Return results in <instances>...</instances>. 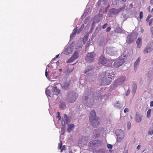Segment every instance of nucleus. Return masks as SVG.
Returning a JSON list of instances; mask_svg holds the SVG:
<instances>
[{
  "instance_id": "680f3d73",
  "label": "nucleus",
  "mask_w": 153,
  "mask_h": 153,
  "mask_svg": "<svg viewBox=\"0 0 153 153\" xmlns=\"http://www.w3.org/2000/svg\"><path fill=\"white\" fill-rule=\"evenodd\" d=\"M47 67H50V66H49V65H48L47 66Z\"/></svg>"
},
{
  "instance_id": "393cba45",
  "label": "nucleus",
  "mask_w": 153,
  "mask_h": 153,
  "mask_svg": "<svg viewBox=\"0 0 153 153\" xmlns=\"http://www.w3.org/2000/svg\"><path fill=\"white\" fill-rule=\"evenodd\" d=\"M100 94H94L93 96V97L92 98L93 100H94V101H95L98 100L100 98Z\"/></svg>"
},
{
  "instance_id": "f8f14e48",
  "label": "nucleus",
  "mask_w": 153,
  "mask_h": 153,
  "mask_svg": "<svg viewBox=\"0 0 153 153\" xmlns=\"http://www.w3.org/2000/svg\"><path fill=\"white\" fill-rule=\"evenodd\" d=\"M61 85L63 89L67 90L69 88V81L65 78H63L61 81Z\"/></svg>"
},
{
  "instance_id": "bf43d9fd",
  "label": "nucleus",
  "mask_w": 153,
  "mask_h": 153,
  "mask_svg": "<svg viewBox=\"0 0 153 153\" xmlns=\"http://www.w3.org/2000/svg\"><path fill=\"white\" fill-rule=\"evenodd\" d=\"M123 2H125L127 0H122Z\"/></svg>"
},
{
  "instance_id": "7ed1b4c3",
  "label": "nucleus",
  "mask_w": 153,
  "mask_h": 153,
  "mask_svg": "<svg viewBox=\"0 0 153 153\" xmlns=\"http://www.w3.org/2000/svg\"><path fill=\"white\" fill-rule=\"evenodd\" d=\"M89 120L91 124L94 127H96L98 125V119L96 116V113L94 110H92L90 113Z\"/></svg>"
},
{
  "instance_id": "f3484780",
  "label": "nucleus",
  "mask_w": 153,
  "mask_h": 153,
  "mask_svg": "<svg viewBox=\"0 0 153 153\" xmlns=\"http://www.w3.org/2000/svg\"><path fill=\"white\" fill-rule=\"evenodd\" d=\"M92 39H83V44H86V47H88V45L92 42Z\"/></svg>"
},
{
  "instance_id": "de8ad7c7",
  "label": "nucleus",
  "mask_w": 153,
  "mask_h": 153,
  "mask_svg": "<svg viewBox=\"0 0 153 153\" xmlns=\"http://www.w3.org/2000/svg\"><path fill=\"white\" fill-rule=\"evenodd\" d=\"M107 25V23L105 24L102 26V28L103 29L105 28L106 27Z\"/></svg>"
},
{
  "instance_id": "603ef678",
  "label": "nucleus",
  "mask_w": 153,
  "mask_h": 153,
  "mask_svg": "<svg viewBox=\"0 0 153 153\" xmlns=\"http://www.w3.org/2000/svg\"><path fill=\"white\" fill-rule=\"evenodd\" d=\"M48 71H47V69H46L45 72V75L47 77H48Z\"/></svg>"
},
{
  "instance_id": "69168bd1",
  "label": "nucleus",
  "mask_w": 153,
  "mask_h": 153,
  "mask_svg": "<svg viewBox=\"0 0 153 153\" xmlns=\"http://www.w3.org/2000/svg\"><path fill=\"white\" fill-rule=\"evenodd\" d=\"M128 153V152H126L125 153Z\"/></svg>"
},
{
  "instance_id": "864d4df0",
  "label": "nucleus",
  "mask_w": 153,
  "mask_h": 153,
  "mask_svg": "<svg viewBox=\"0 0 153 153\" xmlns=\"http://www.w3.org/2000/svg\"><path fill=\"white\" fill-rule=\"evenodd\" d=\"M150 107L153 106V101H152L150 103Z\"/></svg>"
},
{
  "instance_id": "2eb2a0df",
  "label": "nucleus",
  "mask_w": 153,
  "mask_h": 153,
  "mask_svg": "<svg viewBox=\"0 0 153 153\" xmlns=\"http://www.w3.org/2000/svg\"><path fill=\"white\" fill-rule=\"evenodd\" d=\"M122 9V8H120L118 9L112 8L109 11V12L110 13L109 16H110L111 15H115L118 14L121 11Z\"/></svg>"
},
{
  "instance_id": "ddd939ff",
  "label": "nucleus",
  "mask_w": 153,
  "mask_h": 153,
  "mask_svg": "<svg viewBox=\"0 0 153 153\" xmlns=\"http://www.w3.org/2000/svg\"><path fill=\"white\" fill-rule=\"evenodd\" d=\"M95 54L93 52L88 53L85 57V60L88 62H92L94 60Z\"/></svg>"
},
{
  "instance_id": "4be33fe9",
  "label": "nucleus",
  "mask_w": 153,
  "mask_h": 153,
  "mask_svg": "<svg viewBox=\"0 0 153 153\" xmlns=\"http://www.w3.org/2000/svg\"><path fill=\"white\" fill-rule=\"evenodd\" d=\"M140 57H139L138 58V59L136 60L134 64V67L135 68H137V67L138 66L140 62Z\"/></svg>"
},
{
  "instance_id": "aec40b11",
  "label": "nucleus",
  "mask_w": 153,
  "mask_h": 153,
  "mask_svg": "<svg viewBox=\"0 0 153 153\" xmlns=\"http://www.w3.org/2000/svg\"><path fill=\"white\" fill-rule=\"evenodd\" d=\"M135 120L137 122L139 123L141 120V116L138 113H136L135 116Z\"/></svg>"
},
{
  "instance_id": "c9c22d12",
  "label": "nucleus",
  "mask_w": 153,
  "mask_h": 153,
  "mask_svg": "<svg viewBox=\"0 0 153 153\" xmlns=\"http://www.w3.org/2000/svg\"><path fill=\"white\" fill-rule=\"evenodd\" d=\"M131 125L130 122H128L127 123V127L128 129H130L131 128Z\"/></svg>"
},
{
  "instance_id": "a19ab883",
  "label": "nucleus",
  "mask_w": 153,
  "mask_h": 153,
  "mask_svg": "<svg viewBox=\"0 0 153 153\" xmlns=\"http://www.w3.org/2000/svg\"><path fill=\"white\" fill-rule=\"evenodd\" d=\"M131 91V90L129 89H128L126 91V96H128L130 94Z\"/></svg>"
},
{
  "instance_id": "58836bf2",
  "label": "nucleus",
  "mask_w": 153,
  "mask_h": 153,
  "mask_svg": "<svg viewBox=\"0 0 153 153\" xmlns=\"http://www.w3.org/2000/svg\"><path fill=\"white\" fill-rule=\"evenodd\" d=\"M152 23H153V19H152L149 20V25L150 26H151Z\"/></svg>"
},
{
  "instance_id": "774afa93",
  "label": "nucleus",
  "mask_w": 153,
  "mask_h": 153,
  "mask_svg": "<svg viewBox=\"0 0 153 153\" xmlns=\"http://www.w3.org/2000/svg\"><path fill=\"white\" fill-rule=\"evenodd\" d=\"M114 75V74H113V75Z\"/></svg>"
},
{
  "instance_id": "c03bdc74",
  "label": "nucleus",
  "mask_w": 153,
  "mask_h": 153,
  "mask_svg": "<svg viewBox=\"0 0 153 153\" xmlns=\"http://www.w3.org/2000/svg\"><path fill=\"white\" fill-rule=\"evenodd\" d=\"M65 145H63L62 148V149L61 150V152H62L63 150L65 149Z\"/></svg>"
},
{
  "instance_id": "79ce46f5",
  "label": "nucleus",
  "mask_w": 153,
  "mask_h": 153,
  "mask_svg": "<svg viewBox=\"0 0 153 153\" xmlns=\"http://www.w3.org/2000/svg\"><path fill=\"white\" fill-rule=\"evenodd\" d=\"M107 147L109 149H111L112 148V145L111 144H108L107 145Z\"/></svg>"
},
{
  "instance_id": "5701e85b",
  "label": "nucleus",
  "mask_w": 153,
  "mask_h": 153,
  "mask_svg": "<svg viewBox=\"0 0 153 153\" xmlns=\"http://www.w3.org/2000/svg\"><path fill=\"white\" fill-rule=\"evenodd\" d=\"M94 68V67L91 66H89L86 68L85 70L83 71V73H85L87 72H88L90 71L93 69Z\"/></svg>"
},
{
  "instance_id": "a878e982",
  "label": "nucleus",
  "mask_w": 153,
  "mask_h": 153,
  "mask_svg": "<svg viewBox=\"0 0 153 153\" xmlns=\"http://www.w3.org/2000/svg\"><path fill=\"white\" fill-rule=\"evenodd\" d=\"M64 117L66 123L67 124L70 122L71 119L70 118L68 117L67 114H64Z\"/></svg>"
},
{
  "instance_id": "13d9d810",
  "label": "nucleus",
  "mask_w": 153,
  "mask_h": 153,
  "mask_svg": "<svg viewBox=\"0 0 153 153\" xmlns=\"http://www.w3.org/2000/svg\"><path fill=\"white\" fill-rule=\"evenodd\" d=\"M150 30L152 34H153V27H151Z\"/></svg>"
},
{
  "instance_id": "4468645a",
  "label": "nucleus",
  "mask_w": 153,
  "mask_h": 153,
  "mask_svg": "<svg viewBox=\"0 0 153 153\" xmlns=\"http://www.w3.org/2000/svg\"><path fill=\"white\" fill-rule=\"evenodd\" d=\"M109 61L107 60L103 56H101L99 59L98 63L100 64L104 65L108 62Z\"/></svg>"
},
{
  "instance_id": "a18cd8bd",
  "label": "nucleus",
  "mask_w": 153,
  "mask_h": 153,
  "mask_svg": "<svg viewBox=\"0 0 153 153\" xmlns=\"http://www.w3.org/2000/svg\"><path fill=\"white\" fill-rule=\"evenodd\" d=\"M151 16H152L151 15L149 14L146 18V20L147 21L151 17Z\"/></svg>"
},
{
  "instance_id": "7c9ffc66",
  "label": "nucleus",
  "mask_w": 153,
  "mask_h": 153,
  "mask_svg": "<svg viewBox=\"0 0 153 153\" xmlns=\"http://www.w3.org/2000/svg\"><path fill=\"white\" fill-rule=\"evenodd\" d=\"M109 73V74H108V75H106V77H108V78L110 79L111 80V79H113L114 76L112 75L111 74H110V73L108 72Z\"/></svg>"
},
{
  "instance_id": "8fccbe9b",
  "label": "nucleus",
  "mask_w": 153,
  "mask_h": 153,
  "mask_svg": "<svg viewBox=\"0 0 153 153\" xmlns=\"http://www.w3.org/2000/svg\"><path fill=\"white\" fill-rule=\"evenodd\" d=\"M148 134H149L150 135H151L152 134H153V130H152V131H149L148 132Z\"/></svg>"
},
{
  "instance_id": "052dcab7",
  "label": "nucleus",
  "mask_w": 153,
  "mask_h": 153,
  "mask_svg": "<svg viewBox=\"0 0 153 153\" xmlns=\"http://www.w3.org/2000/svg\"><path fill=\"white\" fill-rule=\"evenodd\" d=\"M59 71H62V69H59Z\"/></svg>"
},
{
  "instance_id": "4d7b16f0",
  "label": "nucleus",
  "mask_w": 153,
  "mask_h": 153,
  "mask_svg": "<svg viewBox=\"0 0 153 153\" xmlns=\"http://www.w3.org/2000/svg\"><path fill=\"white\" fill-rule=\"evenodd\" d=\"M149 12L152 13V14H153V8L152 9V10L151 11H150V6L149 7Z\"/></svg>"
},
{
  "instance_id": "e2e57ef3",
  "label": "nucleus",
  "mask_w": 153,
  "mask_h": 153,
  "mask_svg": "<svg viewBox=\"0 0 153 153\" xmlns=\"http://www.w3.org/2000/svg\"><path fill=\"white\" fill-rule=\"evenodd\" d=\"M152 128H153V123H152Z\"/></svg>"
},
{
  "instance_id": "49530a36",
  "label": "nucleus",
  "mask_w": 153,
  "mask_h": 153,
  "mask_svg": "<svg viewBox=\"0 0 153 153\" xmlns=\"http://www.w3.org/2000/svg\"><path fill=\"white\" fill-rule=\"evenodd\" d=\"M129 111L128 109V108H126L124 109V113L128 112Z\"/></svg>"
},
{
  "instance_id": "6e6d98bb",
  "label": "nucleus",
  "mask_w": 153,
  "mask_h": 153,
  "mask_svg": "<svg viewBox=\"0 0 153 153\" xmlns=\"http://www.w3.org/2000/svg\"><path fill=\"white\" fill-rule=\"evenodd\" d=\"M140 147L141 146L140 145H138L137 147V149L139 150L140 149Z\"/></svg>"
},
{
  "instance_id": "39448f33",
  "label": "nucleus",
  "mask_w": 153,
  "mask_h": 153,
  "mask_svg": "<svg viewBox=\"0 0 153 153\" xmlns=\"http://www.w3.org/2000/svg\"><path fill=\"white\" fill-rule=\"evenodd\" d=\"M51 85L52 87L53 86V87L52 89L53 94L52 93H50V89H49V87H48L46 88V94L48 96L51 97L53 96V95L57 98V95L59 94L60 92V90L57 89L56 86H55L54 84H52Z\"/></svg>"
},
{
  "instance_id": "ea45409f",
  "label": "nucleus",
  "mask_w": 153,
  "mask_h": 153,
  "mask_svg": "<svg viewBox=\"0 0 153 153\" xmlns=\"http://www.w3.org/2000/svg\"><path fill=\"white\" fill-rule=\"evenodd\" d=\"M66 70H67V73H70L73 71V69H71V70L69 69L68 68H67Z\"/></svg>"
},
{
  "instance_id": "bb28decb",
  "label": "nucleus",
  "mask_w": 153,
  "mask_h": 153,
  "mask_svg": "<svg viewBox=\"0 0 153 153\" xmlns=\"http://www.w3.org/2000/svg\"><path fill=\"white\" fill-rule=\"evenodd\" d=\"M59 107L62 109H64L65 108L66 105L65 103L60 102H59Z\"/></svg>"
},
{
  "instance_id": "f257e3e1",
  "label": "nucleus",
  "mask_w": 153,
  "mask_h": 153,
  "mask_svg": "<svg viewBox=\"0 0 153 153\" xmlns=\"http://www.w3.org/2000/svg\"><path fill=\"white\" fill-rule=\"evenodd\" d=\"M109 74L108 71H106L100 73L99 76V78L102 85H105L110 84L111 82V80L108 79L106 75Z\"/></svg>"
},
{
  "instance_id": "473e14b6",
  "label": "nucleus",
  "mask_w": 153,
  "mask_h": 153,
  "mask_svg": "<svg viewBox=\"0 0 153 153\" xmlns=\"http://www.w3.org/2000/svg\"><path fill=\"white\" fill-rule=\"evenodd\" d=\"M84 27V25L83 24L80 27L79 29V30L78 31V34H79L81 31L82 30V29H83Z\"/></svg>"
},
{
  "instance_id": "72a5a7b5",
  "label": "nucleus",
  "mask_w": 153,
  "mask_h": 153,
  "mask_svg": "<svg viewBox=\"0 0 153 153\" xmlns=\"http://www.w3.org/2000/svg\"><path fill=\"white\" fill-rule=\"evenodd\" d=\"M136 87L135 86H134V88L132 91V93L134 94L136 91Z\"/></svg>"
},
{
  "instance_id": "1a4fd4ad",
  "label": "nucleus",
  "mask_w": 153,
  "mask_h": 153,
  "mask_svg": "<svg viewBox=\"0 0 153 153\" xmlns=\"http://www.w3.org/2000/svg\"><path fill=\"white\" fill-rule=\"evenodd\" d=\"M126 80V78L125 76H121L119 77L114 82V86H117L119 85H121L124 83Z\"/></svg>"
},
{
  "instance_id": "37998d69",
  "label": "nucleus",
  "mask_w": 153,
  "mask_h": 153,
  "mask_svg": "<svg viewBox=\"0 0 153 153\" xmlns=\"http://www.w3.org/2000/svg\"><path fill=\"white\" fill-rule=\"evenodd\" d=\"M111 27H108L106 29V32H109L111 30Z\"/></svg>"
},
{
  "instance_id": "09e8293b",
  "label": "nucleus",
  "mask_w": 153,
  "mask_h": 153,
  "mask_svg": "<svg viewBox=\"0 0 153 153\" xmlns=\"http://www.w3.org/2000/svg\"><path fill=\"white\" fill-rule=\"evenodd\" d=\"M58 116H57V117L58 119V120H59L61 119V117L60 116V113L59 112H58Z\"/></svg>"
},
{
  "instance_id": "cd10ccee",
  "label": "nucleus",
  "mask_w": 153,
  "mask_h": 153,
  "mask_svg": "<svg viewBox=\"0 0 153 153\" xmlns=\"http://www.w3.org/2000/svg\"><path fill=\"white\" fill-rule=\"evenodd\" d=\"M115 32L117 33H121L123 32V30L121 28L119 27H117L115 29Z\"/></svg>"
},
{
  "instance_id": "20e7f679",
  "label": "nucleus",
  "mask_w": 153,
  "mask_h": 153,
  "mask_svg": "<svg viewBox=\"0 0 153 153\" xmlns=\"http://www.w3.org/2000/svg\"><path fill=\"white\" fill-rule=\"evenodd\" d=\"M78 95V93L74 91H70L67 93L68 102L69 103H73L76 100Z\"/></svg>"
},
{
  "instance_id": "423d86ee",
  "label": "nucleus",
  "mask_w": 153,
  "mask_h": 153,
  "mask_svg": "<svg viewBox=\"0 0 153 153\" xmlns=\"http://www.w3.org/2000/svg\"><path fill=\"white\" fill-rule=\"evenodd\" d=\"M74 42H73L71 45L66 46L64 51V53L68 55L72 53L74 49L78 50V49L76 48L77 44L75 45H74Z\"/></svg>"
},
{
  "instance_id": "338daca9",
  "label": "nucleus",
  "mask_w": 153,
  "mask_h": 153,
  "mask_svg": "<svg viewBox=\"0 0 153 153\" xmlns=\"http://www.w3.org/2000/svg\"><path fill=\"white\" fill-rule=\"evenodd\" d=\"M62 130H63L62 128Z\"/></svg>"
},
{
  "instance_id": "5fc2aeb1",
  "label": "nucleus",
  "mask_w": 153,
  "mask_h": 153,
  "mask_svg": "<svg viewBox=\"0 0 153 153\" xmlns=\"http://www.w3.org/2000/svg\"><path fill=\"white\" fill-rule=\"evenodd\" d=\"M88 37V34H87L84 37V38H87Z\"/></svg>"
},
{
  "instance_id": "f704fd0d",
  "label": "nucleus",
  "mask_w": 153,
  "mask_h": 153,
  "mask_svg": "<svg viewBox=\"0 0 153 153\" xmlns=\"http://www.w3.org/2000/svg\"><path fill=\"white\" fill-rule=\"evenodd\" d=\"M62 148V141H60V143H58V149H60L61 150Z\"/></svg>"
},
{
  "instance_id": "4c0bfd02",
  "label": "nucleus",
  "mask_w": 153,
  "mask_h": 153,
  "mask_svg": "<svg viewBox=\"0 0 153 153\" xmlns=\"http://www.w3.org/2000/svg\"><path fill=\"white\" fill-rule=\"evenodd\" d=\"M143 17V13L142 11H141L140 13V19H142Z\"/></svg>"
},
{
  "instance_id": "412c9836",
  "label": "nucleus",
  "mask_w": 153,
  "mask_h": 153,
  "mask_svg": "<svg viewBox=\"0 0 153 153\" xmlns=\"http://www.w3.org/2000/svg\"><path fill=\"white\" fill-rule=\"evenodd\" d=\"M74 125L73 124H71L68 125V128L67 129L68 131L69 132H71L74 129Z\"/></svg>"
},
{
  "instance_id": "e433bc0d",
  "label": "nucleus",
  "mask_w": 153,
  "mask_h": 153,
  "mask_svg": "<svg viewBox=\"0 0 153 153\" xmlns=\"http://www.w3.org/2000/svg\"><path fill=\"white\" fill-rule=\"evenodd\" d=\"M97 153H105V152L104 150H100L97 152Z\"/></svg>"
},
{
  "instance_id": "2f4dec72",
  "label": "nucleus",
  "mask_w": 153,
  "mask_h": 153,
  "mask_svg": "<svg viewBox=\"0 0 153 153\" xmlns=\"http://www.w3.org/2000/svg\"><path fill=\"white\" fill-rule=\"evenodd\" d=\"M133 39H127L126 40L127 42L129 44L133 42Z\"/></svg>"
},
{
  "instance_id": "f03ea898",
  "label": "nucleus",
  "mask_w": 153,
  "mask_h": 153,
  "mask_svg": "<svg viewBox=\"0 0 153 153\" xmlns=\"http://www.w3.org/2000/svg\"><path fill=\"white\" fill-rule=\"evenodd\" d=\"M82 46V44L81 43V41H79L78 43H77L76 48L78 50H76V51H74L72 57L67 61V63H69L73 62L75 59H77L79 57V51L81 50Z\"/></svg>"
},
{
  "instance_id": "3c124183",
  "label": "nucleus",
  "mask_w": 153,
  "mask_h": 153,
  "mask_svg": "<svg viewBox=\"0 0 153 153\" xmlns=\"http://www.w3.org/2000/svg\"><path fill=\"white\" fill-rule=\"evenodd\" d=\"M59 56V54H58L57 55H56V57L54 58H53L52 59V60L53 61H54V60L56 58H57Z\"/></svg>"
},
{
  "instance_id": "6ab92c4d",
  "label": "nucleus",
  "mask_w": 153,
  "mask_h": 153,
  "mask_svg": "<svg viewBox=\"0 0 153 153\" xmlns=\"http://www.w3.org/2000/svg\"><path fill=\"white\" fill-rule=\"evenodd\" d=\"M114 105L117 108H120L123 106V105L122 103H120L119 102L117 101L114 104Z\"/></svg>"
},
{
  "instance_id": "c756f323",
  "label": "nucleus",
  "mask_w": 153,
  "mask_h": 153,
  "mask_svg": "<svg viewBox=\"0 0 153 153\" xmlns=\"http://www.w3.org/2000/svg\"><path fill=\"white\" fill-rule=\"evenodd\" d=\"M151 110L150 109H148L147 113V117L148 118H149L151 117Z\"/></svg>"
},
{
  "instance_id": "a211bd4d",
  "label": "nucleus",
  "mask_w": 153,
  "mask_h": 153,
  "mask_svg": "<svg viewBox=\"0 0 153 153\" xmlns=\"http://www.w3.org/2000/svg\"><path fill=\"white\" fill-rule=\"evenodd\" d=\"M77 30V27H76L73 30L72 33L71 34L70 36V38H74L76 35L77 33H78Z\"/></svg>"
},
{
  "instance_id": "0e129e2a",
  "label": "nucleus",
  "mask_w": 153,
  "mask_h": 153,
  "mask_svg": "<svg viewBox=\"0 0 153 153\" xmlns=\"http://www.w3.org/2000/svg\"><path fill=\"white\" fill-rule=\"evenodd\" d=\"M153 1V0H151V1Z\"/></svg>"
},
{
  "instance_id": "b1692460",
  "label": "nucleus",
  "mask_w": 153,
  "mask_h": 153,
  "mask_svg": "<svg viewBox=\"0 0 153 153\" xmlns=\"http://www.w3.org/2000/svg\"><path fill=\"white\" fill-rule=\"evenodd\" d=\"M136 43L137 44V47L140 48L142 45V40L141 39H137L136 41Z\"/></svg>"
},
{
  "instance_id": "0eeeda50",
  "label": "nucleus",
  "mask_w": 153,
  "mask_h": 153,
  "mask_svg": "<svg viewBox=\"0 0 153 153\" xmlns=\"http://www.w3.org/2000/svg\"><path fill=\"white\" fill-rule=\"evenodd\" d=\"M117 143L121 142L124 137V132L122 130L118 129L115 131Z\"/></svg>"
},
{
  "instance_id": "6e6552de",
  "label": "nucleus",
  "mask_w": 153,
  "mask_h": 153,
  "mask_svg": "<svg viewBox=\"0 0 153 153\" xmlns=\"http://www.w3.org/2000/svg\"><path fill=\"white\" fill-rule=\"evenodd\" d=\"M94 102V100H93L92 97L91 98L90 96H85L83 102L87 106L91 107L93 105Z\"/></svg>"
},
{
  "instance_id": "c85d7f7f",
  "label": "nucleus",
  "mask_w": 153,
  "mask_h": 153,
  "mask_svg": "<svg viewBox=\"0 0 153 153\" xmlns=\"http://www.w3.org/2000/svg\"><path fill=\"white\" fill-rule=\"evenodd\" d=\"M97 142V141L96 140H93L91 141L89 143V146L92 147V146H95Z\"/></svg>"
},
{
  "instance_id": "dca6fc26",
  "label": "nucleus",
  "mask_w": 153,
  "mask_h": 153,
  "mask_svg": "<svg viewBox=\"0 0 153 153\" xmlns=\"http://www.w3.org/2000/svg\"><path fill=\"white\" fill-rule=\"evenodd\" d=\"M153 50L151 45L150 44H148L143 50V52L145 53H149L152 51Z\"/></svg>"
},
{
  "instance_id": "9b49d317",
  "label": "nucleus",
  "mask_w": 153,
  "mask_h": 153,
  "mask_svg": "<svg viewBox=\"0 0 153 153\" xmlns=\"http://www.w3.org/2000/svg\"><path fill=\"white\" fill-rule=\"evenodd\" d=\"M106 52L111 56L115 55L117 54L116 49L113 47H108L106 48Z\"/></svg>"
},
{
  "instance_id": "9d476101",
  "label": "nucleus",
  "mask_w": 153,
  "mask_h": 153,
  "mask_svg": "<svg viewBox=\"0 0 153 153\" xmlns=\"http://www.w3.org/2000/svg\"><path fill=\"white\" fill-rule=\"evenodd\" d=\"M125 62L124 58L120 57L117 59L114 62V65L116 68H118L121 65Z\"/></svg>"
}]
</instances>
